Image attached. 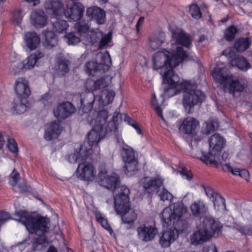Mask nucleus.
I'll return each instance as SVG.
<instances>
[{"mask_svg":"<svg viewBox=\"0 0 252 252\" xmlns=\"http://www.w3.org/2000/svg\"><path fill=\"white\" fill-rule=\"evenodd\" d=\"M90 151L87 150L86 143L80 145L79 150H76L74 153L70 154L68 157V160L70 163H75L77 161L83 162L90 155Z\"/></svg>","mask_w":252,"mask_h":252,"instance_id":"aec40b11","label":"nucleus"},{"mask_svg":"<svg viewBox=\"0 0 252 252\" xmlns=\"http://www.w3.org/2000/svg\"><path fill=\"white\" fill-rule=\"evenodd\" d=\"M96 175L93 165L85 161L80 163L76 170L77 177L82 180L93 181Z\"/></svg>","mask_w":252,"mask_h":252,"instance_id":"4468645a","label":"nucleus"},{"mask_svg":"<svg viewBox=\"0 0 252 252\" xmlns=\"http://www.w3.org/2000/svg\"><path fill=\"white\" fill-rule=\"evenodd\" d=\"M129 189L125 186L119 188V193L114 197L115 211L122 216V220L124 223L131 224L137 218V214L129 208Z\"/></svg>","mask_w":252,"mask_h":252,"instance_id":"423d86ee","label":"nucleus"},{"mask_svg":"<svg viewBox=\"0 0 252 252\" xmlns=\"http://www.w3.org/2000/svg\"><path fill=\"white\" fill-rule=\"evenodd\" d=\"M70 62L64 56L61 55L56 57L55 69L59 73L64 75L69 71Z\"/></svg>","mask_w":252,"mask_h":252,"instance_id":"5701e85b","label":"nucleus"},{"mask_svg":"<svg viewBox=\"0 0 252 252\" xmlns=\"http://www.w3.org/2000/svg\"><path fill=\"white\" fill-rule=\"evenodd\" d=\"M12 107L17 114L24 113L26 111L27 109V106L22 101L20 97H17L13 100Z\"/></svg>","mask_w":252,"mask_h":252,"instance_id":"e433bc0d","label":"nucleus"},{"mask_svg":"<svg viewBox=\"0 0 252 252\" xmlns=\"http://www.w3.org/2000/svg\"><path fill=\"white\" fill-rule=\"evenodd\" d=\"M237 29L234 26H231L226 30L224 35L225 38L227 41L232 40L237 32Z\"/></svg>","mask_w":252,"mask_h":252,"instance_id":"09e8293b","label":"nucleus"},{"mask_svg":"<svg viewBox=\"0 0 252 252\" xmlns=\"http://www.w3.org/2000/svg\"><path fill=\"white\" fill-rule=\"evenodd\" d=\"M151 103L154 108L155 110L156 111L157 114L160 117L161 119L165 122V120L163 116L162 113V109L160 107L159 104L157 103V99L155 94H154L152 98Z\"/></svg>","mask_w":252,"mask_h":252,"instance_id":"49530a36","label":"nucleus"},{"mask_svg":"<svg viewBox=\"0 0 252 252\" xmlns=\"http://www.w3.org/2000/svg\"><path fill=\"white\" fill-rule=\"evenodd\" d=\"M209 151L208 153L202 152L200 159L206 164L216 163L218 154H220L223 148L225 141L223 137L218 133L212 135L208 139Z\"/></svg>","mask_w":252,"mask_h":252,"instance_id":"6e6552de","label":"nucleus"},{"mask_svg":"<svg viewBox=\"0 0 252 252\" xmlns=\"http://www.w3.org/2000/svg\"><path fill=\"white\" fill-rule=\"evenodd\" d=\"M14 215L18 218L16 220L23 223L30 233H35L38 235L33 240L32 250L38 251L44 249L48 243L45 233L50 227L49 219L46 217L33 216L23 210L16 212Z\"/></svg>","mask_w":252,"mask_h":252,"instance_id":"f03ea898","label":"nucleus"},{"mask_svg":"<svg viewBox=\"0 0 252 252\" xmlns=\"http://www.w3.org/2000/svg\"><path fill=\"white\" fill-rule=\"evenodd\" d=\"M203 189L206 195L213 202L215 207L216 206L218 202L220 203L221 206H224V198L216 192L210 187L203 186Z\"/></svg>","mask_w":252,"mask_h":252,"instance_id":"7c9ffc66","label":"nucleus"},{"mask_svg":"<svg viewBox=\"0 0 252 252\" xmlns=\"http://www.w3.org/2000/svg\"><path fill=\"white\" fill-rule=\"evenodd\" d=\"M78 32H70L67 33L64 35L66 41L69 45H75L80 42V37Z\"/></svg>","mask_w":252,"mask_h":252,"instance_id":"4c0bfd02","label":"nucleus"},{"mask_svg":"<svg viewBox=\"0 0 252 252\" xmlns=\"http://www.w3.org/2000/svg\"><path fill=\"white\" fill-rule=\"evenodd\" d=\"M228 154L226 153H223L221 156H220V154H218V159H217V161H216V163H209L210 164H213L216 165H218L219 163L222 164L223 161L226 160V159L227 158Z\"/></svg>","mask_w":252,"mask_h":252,"instance_id":"e2e57ef3","label":"nucleus"},{"mask_svg":"<svg viewBox=\"0 0 252 252\" xmlns=\"http://www.w3.org/2000/svg\"><path fill=\"white\" fill-rule=\"evenodd\" d=\"M251 42L248 37L240 38L235 42L234 47L237 51L243 52L249 48Z\"/></svg>","mask_w":252,"mask_h":252,"instance_id":"c9c22d12","label":"nucleus"},{"mask_svg":"<svg viewBox=\"0 0 252 252\" xmlns=\"http://www.w3.org/2000/svg\"><path fill=\"white\" fill-rule=\"evenodd\" d=\"M190 209L193 215L196 217H201L208 212V207L202 200H198L192 203Z\"/></svg>","mask_w":252,"mask_h":252,"instance_id":"cd10ccee","label":"nucleus"},{"mask_svg":"<svg viewBox=\"0 0 252 252\" xmlns=\"http://www.w3.org/2000/svg\"><path fill=\"white\" fill-rule=\"evenodd\" d=\"M10 219L11 217L8 213L3 211H0V227Z\"/></svg>","mask_w":252,"mask_h":252,"instance_id":"5fc2aeb1","label":"nucleus"},{"mask_svg":"<svg viewBox=\"0 0 252 252\" xmlns=\"http://www.w3.org/2000/svg\"><path fill=\"white\" fill-rule=\"evenodd\" d=\"M163 82L169 85L167 88L163 89L164 94L165 96L171 97L176 94L179 92H182L183 88H180L179 86L183 85L184 82L180 81L179 76L175 74L171 70L164 71L162 75Z\"/></svg>","mask_w":252,"mask_h":252,"instance_id":"1a4fd4ad","label":"nucleus"},{"mask_svg":"<svg viewBox=\"0 0 252 252\" xmlns=\"http://www.w3.org/2000/svg\"><path fill=\"white\" fill-rule=\"evenodd\" d=\"M159 196L160 199L163 201L165 200L171 201L173 198V195L164 188L159 192Z\"/></svg>","mask_w":252,"mask_h":252,"instance_id":"3c124183","label":"nucleus"},{"mask_svg":"<svg viewBox=\"0 0 252 252\" xmlns=\"http://www.w3.org/2000/svg\"><path fill=\"white\" fill-rule=\"evenodd\" d=\"M124 119V121L127 122L129 125L133 127L137 131L138 134H141L142 131L137 122L131 119L126 114H123L121 115V119Z\"/></svg>","mask_w":252,"mask_h":252,"instance_id":"c03bdc74","label":"nucleus"},{"mask_svg":"<svg viewBox=\"0 0 252 252\" xmlns=\"http://www.w3.org/2000/svg\"><path fill=\"white\" fill-rule=\"evenodd\" d=\"M108 117V112L105 109L100 110L98 112L96 119L95 120V124L94 125L100 126L103 127L106 120Z\"/></svg>","mask_w":252,"mask_h":252,"instance_id":"ea45409f","label":"nucleus"},{"mask_svg":"<svg viewBox=\"0 0 252 252\" xmlns=\"http://www.w3.org/2000/svg\"><path fill=\"white\" fill-rule=\"evenodd\" d=\"M179 87L183 88L182 103L185 111L187 114H191L194 110V106L201 103L206 96L201 91L196 89L195 85L188 81L184 82V84L180 85Z\"/></svg>","mask_w":252,"mask_h":252,"instance_id":"0eeeda50","label":"nucleus"},{"mask_svg":"<svg viewBox=\"0 0 252 252\" xmlns=\"http://www.w3.org/2000/svg\"><path fill=\"white\" fill-rule=\"evenodd\" d=\"M25 1L33 6L37 5L40 3V0H25Z\"/></svg>","mask_w":252,"mask_h":252,"instance_id":"774afa93","label":"nucleus"},{"mask_svg":"<svg viewBox=\"0 0 252 252\" xmlns=\"http://www.w3.org/2000/svg\"><path fill=\"white\" fill-rule=\"evenodd\" d=\"M106 135V131L100 126L94 125L93 128L87 134V150L92 153V148L93 145H97L98 142Z\"/></svg>","mask_w":252,"mask_h":252,"instance_id":"ddd939ff","label":"nucleus"},{"mask_svg":"<svg viewBox=\"0 0 252 252\" xmlns=\"http://www.w3.org/2000/svg\"><path fill=\"white\" fill-rule=\"evenodd\" d=\"M103 93L106 95V99L105 101H103V102L107 104L111 103L115 96L114 91L112 90H105L103 91Z\"/></svg>","mask_w":252,"mask_h":252,"instance_id":"864d4df0","label":"nucleus"},{"mask_svg":"<svg viewBox=\"0 0 252 252\" xmlns=\"http://www.w3.org/2000/svg\"><path fill=\"white\" fill-rule=\"evenodd\" d=\"M44 41L43 43L47 48H51L56 46L58 44V39L55 33L50 31L43 32Z\"/></svg>","mask_w":252,"mask_h":252,"instance_id":"c756f323","label":"nucleus"},{"mask_svg":"<svg viewBox=\"0 0 252 252\" xmlns=\"http://www.w3.org/2000/svg\"><path fill=\"white\" fill-rule=\"evenodd\" d=\"M234 228L239 232H240L242 234L244 235H251L252 232V230L246 226H242L239 225H236L234 226Z\"/></svg>","mask_w":252,"mask_h":252,"instance_id":"4d7b16f0","label":"nucleus"},{"mask_svg":"<svg viewBox=\"0 0 252 252\" xmlns=\"http://www.w3.org/2000/svg\"><path fill=\"white\" fill-rule=\"evenodd\" d=\"M86 71L89 74L92 73L93 71L94 72L98 70H101L99 64L94 61L88 62L86 64Z\"/></svg>","mask_w":252,"mask_h":252,"instance_id":"de8ad7c7","label":"nucleus"},{"mask_svg":"<svg viewBox=\"0 0 252 252\" xmlns=\"http://www.w3.org/2000/svg\"><path fill=\"white\" fill-rule=\"evenodd\" d=\"M36 62V56L31 55L23 61V68L30 69L33 68Z\"/></svg>","mask_w":252,"mask_h":252,"instance_id":"37998d69","label":"nucleus"},{"mask_svg":"<svg viewBox=\"0 0 252 252\" xmlns=\"http://www.w3.org/2000/svg\"><path fill=\"white\" fill-rule=\"evenodd\" d=\"M84 6L80 2H73L68 4L63 10V15L69 21L76 22L83 16Z\"/></svg>","mask_w":252,"mask_h":252,"instance_id":"9d476101","label":"nucleus"},{"mask_svg":"<svg viewBox=\"0 0 252 252\" xmlns=\"http://www.w3.org/2000/svg\"><path fill=\"white\" fill-rule=\"evenodd\" d=\"M189 13L193 18L196 19H199L202 17L200 8L196 4H191L190 6Z\"/></svg>","mask_w":252,"mask_h":252,"instance_id":"a18cd8bd","label":"nucleus"},{"mask_svg":"<svg viewBox=\"0 0 252 252\" xmlns=\"http://www.w3.org/2000/svg\"><path fill=\"white\" fill-rule=\"evenodd\" d=\"M15 91L18 97L27 98L31 93L28 80L23 77L17 78L15 82Z\"/></svg>","mask_w":252,"mask_h":252,"instance_id":"6ab92c4d","label":"nucleus"},{"mask_svg":"<svg viewBox=\"0 0 252 252\" xmlns=\"http://www.w3.org/2000/svg\"><path fill=\"white\" fill-rule=\"evenodd\" d=\"M75 111V108L69 102H64L59 104L54 110L55 116L58 119L64 120L72 115Z\"/></svg>","mask_w":252,"mask_h":252,"instance_id":"f3484780","label":"nucleus"},{"mask_svg":"<svg viewBox=\"0 0 252 252\" xmlns=\"http://www.w3.org/2000/svg\"><path fill=\"white\" fill-rule=\"evenodd\" d=\"M121 156L124 162L137 159V155L133 149L128 145L122 148Z\"/></svg>","mask_w":252,"mask_h":252,"instance_id":"2f4dec72","label":"nucleus"},{"mask_svg":"<svg viewBox=\"0 0 252 252\" xmlns=\"http://www.w3.org/2000/svg\"><path fill=\"white\" fill-rule=\"evenodd\" d=\"M185 209L179 204H174L165 208L161 213L162 224L164 227H171L169 230L164 231L160 237L159 243L163 247H168L178 236V233L176 227L175 222L180 221Z\"/></svg>","mask_w":252,"mask_h":252,"instance_id":"7ed1b4c3","label":"nucleus"},{"mask_svg":"<svg viewBox=\"0 0 252 252\" xmlns=\"http://www.w3.org/2000/svg\"><path fill=\"white\" fill-rule=\"evenodd\" d=\"M239 176L241 178L245 179L246 180H247L249 177V172L246 169H241L240 172L239 173Z\"/></svg>","mask_w":252,"mask_h":252,"instance_id":"69168bd1","label":"nucleus"},{"mask_svg":"<svg viewBox=\"0 0 252 252\" xmlns=\"http://www.w3.org/2000/svg\"><path fill=\"white\" fill-rule=\"evenodd\" d=\"M162 184L163 181L160 178L151 179L146 177L143 179V187L146 191L150 193L158 189Z\"/></svg>","mask_w":252,"mask_h":252,"instance_id":"a878e982","label":"nucleus"},{"mask_svg":"<svg viewBox=\"0 0 252 252\" xmlns=\"http://www.w3.org/2000/svg\"><path fill=\"white\" fill-rule=\"evenodd\" d=\"M221 223L210 217H206L200 224L198 230L190 236L191 243L194 245L202 244L212 237H218L221 233Z\"/></svg>","mask_w":252,"mask_h":252,"instance_id":"39448f33","label":"nucleus"},{"mask_svg":"<svg viewBox=\"0 0 252 252\" xmlns=\"http://www.w3.org/2000/svg\"><path fill=\"white\" fill-rule=\"evenodd\" d=\"M218 127V123L217 121H212L206 123V133L209 134L214 131L216 128Z\"/></svg>","mask_w":252,"mask_h":252,"instance_id":"603ef678","label":"nucleus"},{"mask_svg":"<svg viewBox=\"0 0 252 252\" xmlns=\"http://www.w3.org/2000/svg\"><path fill=\"white\" fill-rule=\"evenodd\" d=\"M138 169V159L125 162L124 169L125 173L128 176L132 175Z\"/></svg>","mask_w":252,"mask_h":252,"instance_id":"f704fd0d","label":"nucleus"},{"mask_svg":"<svg viewBox=\"0 0 252 252\" xmlns=\"http://www.w3.org/2000/svg\"><path fill=\"white\" fill-rule=\"evenodd\" d=\"M223 169L224 170L225 169H227L228 171H230L233 175H239V173L240 172L241 169L239 168H233L231 167L229 163H225L224 165V167Z\"/></svg>","mask_w":252,"mask_h":252,"instance_id":"052dcab7","label":"nucleus"},{"mask_svg":"<svg viewBox=\"0 0 252 252\" xmlns=\"http://www.w3.org/2000/svg\"><path fill=\"white\" fill-rule=\"evenodd\" d=\"M31 18L32 23L35 28H42L47 24V17L43 10H37L32 12Z\"/></svg>","mask_w":252,"mask_h":252,"instance_id":"b1692460","label":"nucleus"},{"mask_svg":"<svg viewBox=\"0 0 252 252\" xmlns=\"http://www.w3.org/2000/svg\"><path fill=\"white\" fill-rule=\"evenodd\" d=\"M90 33L86 36L87 43L94 45L97 44L99 48H104L110 42L112 38V33L109 32L107 34L103 35L100 31H90Z\"/></svg>","mask_w":252,"mask_h":252,"instance_id":"9b49d317","label":"nucleus"},{"mask_svg":"<svg viewBox=\"0 0 252 252\" xmlns=\"http://www.w3.org/2000/svg\"><path fill=\"white\" fill-rule=\"evenodd\" d=\"M96 217L97 221L101 224L103 227L108 230L110 234H112L113 230L109 225L107 220L103 218L100 214H97Z\"/></svg>","mask_w":252,"mask_h":252,"instance_id":"8fccbe9b","label":"nucleus"},{"mask_svg":"<svg viewBox=\"0 0 252 252\" xmlns=\"http://www.w3.org/2000/svg\"><path fill=\"white\" fill-rule=\"evenodd\" d=\"M24 39L27 46L31 50L36 49L40 42L39 36L35 32L26 33Z\"/></svg>","mask_w":252,"mask_h":252,"instance_id":"bb28decb","label":"nucleus"},{"mask_svg":"<svg viewBox=\"0 0 252 252\" xmlns=\"http://www.w3.org/2000/svg\"><path fill=\"white\" fill-rule=\"evenodd\" d=\"M199 122L195 118L188 117L182 122L180 129L186 134H194V135L192 137L191 142L193 141H199L203 138L202 137L198 136L196 137L195 134V130L199 127Z\"/></svg>","mask_w":252,"mask_h":252,"instance_id":"2eb2a0df","label":"nucleus"},{"mask_svg":"<svg viewBox=\"0 0 252 252\" xmlns=\"http://www.w3.org/2000/svg\"><path fill=\"white\" fill-rule=\"evenodd\" d=\"M109 84L106 80V78L102 77L94 81L93 79H88L85 84L87 90L90 92H93L98 90L104 89L108 87Z\"/></svg>","mask_w":252,"mask_h":252,"instance_id":"393cba45","label":"nucleus"},{"mask_svg":"<svg viewBox=\"0 0 252 252\" xmlns=\"http://www.w3.org/2000/svg\"><path fill=\"white\" fill-rule=\"evenodd\" d=\"M112 64L111 59L110 55L106 53L101 58V62L99 64L100 68L104 71L108 70Z\"/></svg>","mask_w":252,"mask_h":252,"instance_id":"79ce46f5","label":"nucleus"},{"mask_svg":"<svg viewBox=\"0 0 252 252\" xmlns=\"http://www.w3.org/2000/svg\"><path fill=\"white\" fill-rule=\"evenodd\" d=\"M98 183L104 188L113 190L119 185V180L116 176H108L105 167L102 166L98 173Z\"/></svg>","mask_w":252,"mask_h":252,"instance_id":"f8f14e48","label":"nucleus"},{"mask_svg":"<svg viewBox=\"0 0 252 252\" xmlns=\"http://www.w3.org/2000/svg\"><path fill=\"white\" fill-rule=\"evenodd\" d=\"M137 232L139 239L148 242L155 238L158 233V229L151 225L143 224L137 227Z\"/></svg>","mask_w":252,"mask_h":252,"instance_id":"a211bd4d","label":"nucleus"},{"mask_svg":"<svg viewBox=\"0 0 252 252\" xmlns=\"http://www.w3.org/2000/svg\"><path fill=\"white\" fill-rule=\"evenodd\" d=\"M171 32L172 37L175 42L176 50H171V56L167 50L156 53L153 57V68L155 70L164 68L165 71L171 70L174 72L173 68L185 60H190L191 58H193V57H190L187 54L183 47L178 46L181 45L189 48L191 45L190 36L179 28L172 29Z\"/></svg>","mask_w":252,"mask_h":252,"instance_id":"f257e3e1","label":"nucleus"},{"mask_svg":"<svg viewBox=\"0 0 252 252\" xmlns=\"http://www.w3.org/2000/svg\"><path fill=\"white\" fill-rule=\"evenodd\" d=\"M232 64L235 65L240 69L246 71L250 68L251 65L242 56H237L232 61Z\"/></svg>","mask_w":252,"mask_h":252,"instance_id":"72a5a7b5","label":"nucleus"},{"mask_svg":"<svg viewBox=\"0 0 252 252\" xmlns=\"http://www.w3.org/2000/svg\"><path fill=\"white\" fill-rule=\"evenodd\" d=\"M91 25H89L88 22L81 21L76 23L75 28L79 34L86 33L90 30Z\"/></svg>","mask_w":252,"mask_h":252,"instance_id":"a19ab883","label":"nucleus"},{"mask_svg":"<svg viewBox=\"0 0 252 252\" xmlns=\"http://www.w3.org/2000/svg\"><path fill=\"white\" fill-rule=\"evenodd\" d=\"M121 115L122 114L116 111L113 114L112 121L107 123L106 126H103L104 130L106 131V134L111 133L112 134H117V126L119 124V119H121Z\"/></svg>","mask_w":252,"mask_h":252,"instance_id":"c85d7f7f","label":"nucleus"},{"mask_svg":"<svg viewBox=\"0 0 252 252\" xmlns=\"http://www.w3.org/2000/svg\"><path fill=\"white\" fill-rule=\"evenodd\" d=\"M203 252H217L216 246L214 244L206 246L203 248Z\"/></svg>","mask_w":252,"mask_h":252,"instance_id":"0e129e2a","label":"nucleus"},{"mask_svg":"<svg viewBox=\"0 0 252 252\" xmlns=\"http://www.w3.org/2000/svg\"><path fill=\"white\" fill-rule=\"evenodd\" d=\"M23 18V14L21 11H15L13 14V19L14 22L19 25L21 24Z\"/></svg>","mask_w":252,"mask_h":252,"instance_id":"6e6d98bb","label":"nucleus"},{"mask_svg":"<svg viewBox=\"0 0 252 252\" xmlns=\"http://www.w3.org/2000/svg\"><path fill=\"white\" fill-rule=\"evenodd\" d=\"M62 128L59 125V122L55 121L46 125L44 138L48 141L57 138L61 133Z\"/></svg>","mask_w":252,"mask_h":252,"instance_id":"4be33fe9","label":"nucleus"},{"mask_svg":"<svg viewBox=\"0 0 252 252\" xmlns=\"http://www.w3.org/2000/svg\"><path fill=\"white\" fill-rule=\"evenodd\" d=\"M7 147L9 150L13 153H15L18 151L17 144L13 139H9L8 140Z\"/></svg>","mask_w":252,"mask_h":252,"instance_id":"13d9d810","label":"nucleus"},{"mask_svg":"<svg viewBox=\"0 0 252 252\" xmlns=\"http://www.w3.org/2000/svg\"><path fill=\"white\" fill-rule=\"evenodd\" d=\"M18 188L21 193H24L29 191V187L25 184L19 185Z\"/></svg>","mask_w":252,"mask_h":252,"instance_id":"338daca9","label":"nucleus"},{"mask_svg":"<svg viewBox=\"0 0 252 252\" xmlns=\"http://www.w3.org/2000/svg\"><path fill=\"white\" fill-rule=\"evenodd\" d=\"M53 29L59 33L65 31L69 25L67 22L63 20H59L57 19L56 21L53 22Z\"/></svg>","mask_w":252,"mask_h":252,"instance_id":"58836bf2","label":"nucleus"},{"mask_svg":"<svg viewBox=\"0 0 252 252\" xmlns=\"http://www.w3.org/2000/svg\"><path fill=\"white\" fill-rule=\"evenodd\" d=\"M9 176L10 178L12 179L13 182L11 185L13 187H14L20 179L19 174L14 169Z\"/></svg>","mask_w":252,"mask_h":252,"instance_id":"bf43d9fd","label":"nucleus"},{"mask_svg":"<svg viewBox=\"0 0 252 252\" xmlns=\"http://www.w3.org/2000/svg\"><path fill=\"white\" fill-rule=\"evenodd\" d=\"M63 4L60 0H46L44 3L45 8L48 12L57 18L63 15Z\"/></svg>","mask_w":252,"mask_h":252,"instance_id":"412c9836","label":"nucleus"},{"mask_svg":"<svg viewBox=\"0 0 252 252\" xmlns=\"http://www.w3.org/2000/svg\"><path fill=\"white\" fill-rule=\"evenodd\" d=\"M212 75L215 82L222 85L224 92L234 96L241 93L247 86L244 79L227 73V69L225 67L217 66L213 70Z\"/></svg>","mask_w":252,"mask_h":252,"instance_id":"20e7f679","label":"nucleus"},{"mask_svg":"<svg viewBox=\"0 0 252 252\" xmlns=\"http://www.w3.org/2000/svg\"><path fill=\"white\" fill-rule=\"evenodd\" d=\"M86 14L88 18L98 25L103 24L106 21L105 11L97 6L89 7L86 10Z\"/></svg>","mask_w":252,"mask_h":252,"instance_id":"dca6fc26","label":"nucleus"},{"mask_svg":"<svg viewBox=\"0 0 252 252\" xmlns=\"http://www.w3.org/2000/svg\"><path fill=\"white\" fill-rule=\"evenodd\" d=\"M165 41V35L163 32H159L150 38V46L155 50L158 49Z\"/></svg>","mask_w":252,"mask_h":252,"instance_id":"473e14b6","label":"nucleus"},{"mask_svg":"<svg viewBox=\"0 0 252 252\" xmlns=\"http://www.w3.org/2000/svg\"><path fill=\"white\" fill-rule=\"evenodd\" d=\"M182 177L186 178L188 180H190L192 177V174L190 170L184 168L179 171Z\"/></svg>","mask_w":252,"mask_h":252,"instance_id":"680f3d73","label":"nucleus"}]
</instances>
